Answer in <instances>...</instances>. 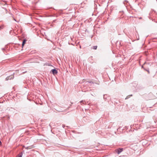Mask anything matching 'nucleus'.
Segmentation results:
<instances>
[{"mask_svg": "<svg viewBox=\"0 0 157 157\" xmlns=\"http://www.w3.org/2000/svg\"><path fill=\"white\" fill-rule=\"evenodd\" d=\"M13 78H14V76L13 75H12L10 76H9L7 77L6 78V80H8L9 79H13Z\"/></svg>", "mask_w": 157, "mask_h": 157, "instance_id": "f257e3e1", "label": "nucleus"}, {"mask_svg": "<svg viewBox=\"0 0 157 157\" xmlns=\"http://www.w3.org/2000/svg\"><path fill=\"white\" fill-rule=\"evenodd\" d=\"M123 148H119V149H116L115 151L118 154H119L123 151Z\"/></svg>", "mask_w": 157, "mask_h": 157, "instance_id": "f03ea898", "label": "nucleus"}, {"mask_svg": "<svg viewBox=\"0 0 157 157\" xmlns=\"http://www.w3.org/2000/svg\"><path fill=\"white\" fill-rule=\"evenodd\" d=\"M52 74L55 75L57 73V71L55 69H53L52 70Z\"/></svg>", "mask_w": 157, "mask_h": 157, "instance_id": "7ed1b4c3", "label": "nucleus"}, {"mask_svg": "<svg viewBox=\"0 0 157 157\" xmlns=\"http://www.w3.org/2000/svg\"><path fill=\"white\" fill-rule=\"evenodd\" d=\"M22 152L20 153L19 155H18L17 157H22Z\"/></svg>", "mask_w": 157, "mask_h": 157, "instance_id": "20e7f679", "label": "nucleus"}, {"mask_svg": "<svg viewBox=\"0 0 157 157\" xmlns=\"http://www.w3.org/2000/svg\"><path fill=\"white\" fill-rule=\"evenodd\" d=\"M26 40L25 39H24L23 41V42H22V46H24V45L25 44V42H26Z\"/></svg>", "mask_w": 157, "mask_h": 157, "instance_id": "39448f33", "label": "nucleus"}, {"mask_svg": "<svg viewBox=\"0 0 157 157\" xmlns=\"http://www.w3.org/2000/svg\"><path fill=\"white\" fill-rule=\"evenodd\" d=\"M97 48V46H93L92 48L93 49H96Z\"/></svg>", "mask_w": 157, "mask_h": 157, "instance_id": "423d86ee", "label": "nucleus"}, {"mask_svg": "<svg viewBox=\"0 0 157 157\" xmlns=\"http://www.w3.org/2000/svg\"><path fill=\"white\" fill-rule=\"evenodd\" d=\"M107 96V95H106V94H105V95H103L104 98L105 100V101H106V97Z\"/></svg>", "mask_w": 157, "mask_h": 157, "instance_id": "0eeeda50", "label": "nucleus"}, {"mask_svg": "<svg viewBox=\"0 0 157 157\" xmlns=\"http://www.w3.org/2000/svg\"><path fill=\"white\" fill-rule=\"evenodd\" d=\"M130 96H132V95H128V96H127L126 98H125V99H126L128 98Z\"/></svg>", "mask_w": 157, "mask_h": 157, "instance_id": "6e6552de", "label": "nucleus"}, {"mask_svg": "<svg viewBox=\"0 0 157 157\" xmlns=\"http://www.w3.org/2000/svg\"><path fill=\"white\" fill-rule=\"evenodd\" d=\"M89 83H93V82H92V81H89L88 82Z\"/></svg>", "mask_w": 157, "mask_h": 157, "instance_id": "1a4fd4ad", "label": "nucleus"}, {"mask_svg": "<svg viewBox=\"0 0 157 157\" xmlns=\"http://www.w3.org/2000/svg\"><path fill=\"white\" fill-rule=\"evenodd\" d=\"M3 28L2 26H0V30L2 29Z\"/></svg>", "mask_w": 157, "mask_h": 157, "instance_id": "9d476101", "label": "nucleus"}, {"mask_svg": "<svg viewBox=\"0 0 157 157\" xmlns=\"http://www.w3.org/2000/svg\"><path fill=\"white\" fill-rule=\"evenodd\" d=\"M85 101H84L83 100H82V101H80L81 103H82V102H84Z\"/></svg>", "mask_w": 157, "mask_h": 157, "instance_id": "9b49d317", "label": "nucleus"}, {"mask_svg": "<svg viewBox=\"0 0 157 157\" xmlns=\"http://www.w3.org/2000/svg\"><path fill=\"white\" fill-rule=\"evenodd\" d=\"M65 126V125H63V127L64 128Z\"/></svg>", "mask_w": 157, "mask_h": 157, "instance_id": "f8f14e48", "label": "nucleus"}, {"mask_svg": "<svg viewBox=\"0 0 157 157\" xmlns=\"http://www.w3.org/2000/svg\"><path fill=\"white\" fill-rule=\"evenodd\" d=\"M2 143L0 141V145Z\"/></svg>", "mask_w": 157, "mask_h": 157, "instance_id": "ddd939ff", "label": "nucleus"}, {"mask_svg": "<svg viewBox=\"0 0 157 157\" xmlns=\"http://www.w3.org/2000/svg\"><path fill=\"white\" fill-rule=\"evenodd\" d=\"M146 63H144V64H146Z\"/></svg>", "mask_w": 157, "mask_h": 157, "instance_id": "4468645a", "label": "nucleus"}, {"mask_svg": "<svg viewBox=\"0 0 157 157\" xmlns=\"http://www.w3.org/2000/svg\"><path fill=\"white\" fill-rule=\"evenodd\" d=\"M147 71L149 73V71Z\"/></svg>", "mask_w": 157, "mask_h": 157, "instance_id": "2eb2a0df", "label": "nucleus"}, {"mask_svg": "<svg viewBox=\"0 0 157 157\" xmlns=\"http://www.w3.org/2000/svg\"><path fill=\"white\" fill-rule=\"evenodd\" d=\"M143 66H142V67L143 68Z\"/></svg>", "mask_w": 157, "mask_h": 157, "instance_id": "dca6fc26", "label": "nucleus"}]
</instances>
